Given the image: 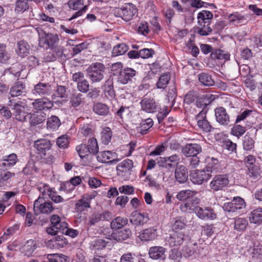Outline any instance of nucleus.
<instances>
[{"label": "nucleus", "instance_id": "f257e3e1", "mask_svg": "<svg viewBox=\"0 0 262 262\" xmlns=\"http://www.w3.org/2000/svg\"><path fill=\"white\" fill-rule=\"evenodd\" d=\"M39 45L41 47L54 49V52L56 53L57 56L61 55L62 49L59 48L56 49V43L59 41V38L57 34L46 33L41 31L40 33H39Z\"/></svg>", "mask_w": 262, "mask_h": 262}, {"label": "nucleus", "instance_id": "f03ea898", "mask_svg": "<svg viewBox=\"0 0 262 262\" xmlns=\"http://www.w3.org/2000/svg\"><path fill=\"white\" fill-rule=\"evenodd\" d=\"M34 146L41 159L45 160L47 163L51 164L54 162V157L52 155H47L51 147L50 140L46 139L38 140L34 142Z\"/></svg>", "mask_w": 262, "mask_h": 262}, {"label": "nucleus", "instance_id": "7ed1b4c3", "mask_svg": "<svg viewBox=\"0 0 262 262\" xmlns=\"http://www.w3.org/2000/svg\"><path fill=\"white\" fill-rule=\"evenodd\" d=\"M8 105L13 111L14 118L20 121L25 122L27 120V116L30 114L26 111V106L22 102H14L9 99Z\"/></svg>", "mask_w": 262, "mask_h": 262}, {"label": "nucleus", "instance_id": "20e7f679", "mask_svg": "<svg viewBox=\"0 0 262 262\" xmlns=\"http://www.w3.org/2000/svg\"><path fill=\"white\" fill-rule=\"evenodd\" d=\"M105 66L103 64L96 62L92 64L88 69V76L92 82H99L104 77Z\"/></svg>", "mask_w": 262, "mask_h": 262}, {"label": "nucleus", "instance_id": "39448f33", "mask_svg": "<svg viewBox=\"0 0 262 262\" xmlns=\"http://www.w3.org/2000/svg\"><path fill=\"white\" fill-rule=\"evenodd\" d=\"M137 13L136 6L132 3L125 4L122 8L117 9L115 11L117 16L121 17L126 21L133 19Z\"/></svg>", "mask_w": 262, "mask_h": 262}, {"label": "nucleus", "instance_id": "423d86ee", "mask_svg": "<svg viewBox=\"0 0 262 262\" xmlns=\"http://www.w3.org/2000/svg\"><path fill=\"white\" fill-rule=\"evenodd\" d=\"M53 210L52 203L46 202L40 195L34 203V211L36 215L50 213Z\"/></svg>", "mask_w": 262, "mask_h": 262}, {"label": "nucleus", "instance_id": "0eeeda50", "mask_svg": "<svg viewBox=\"0 0 262 262\" xmlns=\"http://www.w3.org/2000/svg\"><path fill=\"white\" fill-rule=\"evenodd\" d=\"M212 175L204 168L203 170H194L190 173L191 182L195 184H202L204 181H207Z\"/></svg>", "mask_w": 262, "mask_h": 262}, {"label": "nucleus", "instance_id": "6e6552de", "mask_svg": "<svg viewBox=\"0 0 262 262\" xmlns=\"http://www.w3.org/2000/svg\"><path fill=\"white\" fill-rule=\"evenodd\" d=\"M215 120L221 126H227L230 123V117L226 109L222 106L214 110Z\"/></svg>", "mask_w": 262, "mask_h": 262}, {"label": "nucleus", "instance_id": "1a4fd4ad", "mask_svg": "<svg viewBox=\"0 0 262 262\" xmlns=\"http://www.w3.org/2000/svg\"><path fill=\"white\" fill-rule=\"evenodd\" d=\"M229 184L228 177L226 174L215 176L210 183V187L214 191H218L225 187Z\"/></svg>", "mask_w": 262, "mask_h": 262}, {"label": "nucleus", "instance_id": "9d476101", "mask_svg": "<svg viewBox=\"0 0 262 262\" xmlns=\"http://www.w3.org/2000/svg\"><path fill=\"white\" fill-rule=\"evenodd\" d=\"M194 210L197 216L202 220H213L216 218V214L210 207L196 206L194 207Z\"/></svg>", "mask_w": 262, "mask_h": 262}, {"label": "nucleus", "instance_id": "9b49d317", "mask_svg": "<svg viewBox=\"0 0 262 262\" xmlns=\"http://www.w3.org/2000/svg\"><path fill=\"white\" fill-rule=\"evenodd\" d=\"M187 235L182 231H173L170 234L168 242L170 247H178L181 246L186 239Z\"/></svg>", "mask_w": 262, "mask_h": 262}, {"label": "nucleus", "instance_id": "f8f14e48", "mask_svg": "<svg viewBox=\"0 0 262 262\" xmlns=\"http://www.w3.org/2000/svg\"><path fill=\"white\" fill-rule=\"evenodd\" d=\"M93 196L91 194L83 195L78 200L75 205V210L76 212L81 213L87 209L91 208V202Z\"/></svg>", "mask_w": 262, "mask_h": 262}, {"label": "nucleus", "instance_id": "ddd939ff", "mask_svg": "<svg viewBox=\"0 0 262 262\" xmlns=\"http://www.w3.org/2000/svg\"><path fill=\"white\" fill-rule=\"evenodd\" d=\"M158 236L157 229L151 227L142 230L138 236L142 242H149L156 239Z\"/></svg>", "mask_w": 262, "mask_h": 262}, {"label": "nucleus", "instance_id": "4468645a", "mask_svg": "<svg viewBox=\"0 0 262 262\" xmlns=\"http://www.w3.org/2000/svg\"><path fill=\"white\" fill-rule=\"evenodd\" d=\"M140 104L142 110L148 113H153L159 109L154 99L151 98L144 97L141 101Z\"/></svg>", "mask_w": 262, "mask_h": 262}, {"label": "nucleus", "instance_id": "2eb2a0df", "mask_svg": "<svg viewBox=\"0 0 262 262\" xmlns=\"http://www.w3.org/2000/svg\"><path fill=\"white\" fill-rule=\"evenodd\" d=\"M182 153L186 157L196 156L202 151L200 144L196 143H187L182 148Z\"/></svg>", "mask_w": 262, "mask_h": 262}, {"label": "nucleus", "instance_id": "dca6fc26", "mask_svg": "<svg viewBox=\"0 0 262 262\" xmlns=\"http://www.w3.org/2000/svg\"><path fill=\"white\" fill-rule=\"evenodd\" d=\"M103 92L106 97L110 100H113L116 97V92L114 90L113 78L110 77L102 86Z\"/></svg>", "mask_w": 262, "mask_h": 262}, {"label": "nucleus", "instance_id": "f3484780", "mask_svg": "<svg viewBox=\"0 0 262 262\" xmlns=\"http://www.w3.org/2000/svg\"><path fill=\"white\" fill-rule=\"evenodd\" d=\"M97 160L101 163H116V154L111 151H102L97 153Z\"/></svg>", "mask_w": 262, "mask_h": 262}, {"label": "nucleus", "instance_id": "a211bd4d", "mask_svg": "<svg viewBox=\"0 0 262 262\" xmlns=\"http://www.w3.org/2000/svg\"><path fill=\"white\" fill-rule=\"evenodd\" d=\"M196 120H197L198 126L200 128L206 133H209L211 131L212 127L206 119V112H204L203 111L200 112V113L196 116Z\"/></svg>", "mask_w": 262, "mask_h": 262}, {"label": "nucleus", "instance_id": "6ab92c4d", "mask_svg": "<svg viewBox=\"0 0 262 262\" xmlns=\"http://www.w3.org/2000/svg\"><path fill=\"white\" fill-rule=\"evenodd\" d=\"M52 89L51 85L49 83H43L39 82L36 84L33 90L34 94L38 95L39 96H48L51 94Z\"/></svg>", "mask_w": 262, "mask_h": 262}, {"label": "nucleus", "instance_id": "aec40b11", "mask_svg": "<svg viewBox=\"0 0 262 262\" xmlns=\"http://www.w3.org/2000/svg\"><path fill=\"white\" fill-rule=\"evenodd\" d=\"M136 74V71L134 69L129 68H125L119 71L118 81L125 84L131 80L132 78L134 77Z\"/></svg>", "mask_w": 262, "mask_h": 262}, {"label": "nucleus", "instance_id": "412c9836", "mask_svg": "<svg viewBox=\"0 0 262 262\" xmlns=\"http://www.w3.org/2000/svg\"><path fill=\"white\" fill-rule=\"evenodd\" d=\"M166 249L162 246H153L149 248L148 254L153 259L164 260Z\"/></svg>", "mask_w": 262, "mask_h": 262}, {"label": "nucleus", "instance_id": "4be33fe9", "mask_svg": "<svg viewBox=\"0 0 262 262\" xmlns=\"http://www.w3.org/2000/svg\"><path fill=\"white\" fill-rule=\"evenodd\" d=\"M176 181L180 184L185 183L188 180V170L184 165H177L174 171Z\"/></svg>", "mask_w": 262, "mask_h": 262}, {"label": "nucleus", "instance_id": "5701e85b", "mask_svg": "<svg viewBox=\"0 0 262 262\" xmlns=\"http://www.w3.org/2000/svg\"><path fill=\"white\" fill-rule=\"evenodd\" d=\"M148 221V215L146 213H140L137 211H134L131 214L130 222L136 225H143Z\"/></svg>", "mask_w": 262, "mask_h": 262}, {"label": "nucleus", "instance_id": "b1692460", "mask_svg": "<svg viewBox=\"0 0 262 262\" xmlns=\"http://www.w3.org/2000/svg\"><path fill=\"white\" fill-rule=\"evenodd\" d=\"M32 105L35 110L41 111L45 109H50L53 107V103L47 98L36 99L32 103Z\"/></svg>", "mask_w": 262, "mask_h": 262}, {"label": "nucleus", "instance_id": "393cba45", "mask_svg": "<svg viewBox=\"0 0 262 262\" xmlns=\"http://www.w3.org/2000/svg\"><path fill=\"white\" fill-rule=\"evenodd\" d=\"M196 194V191L188 189L179 191L176 197L180 201H196L198 203L199 200L195 198Z\"/></svg>", "mask_w": 262, "mask_h": 262}, {"label": "nucleus", "instance_id": "a878e982", "mask_svg": "<svg viewBox=\"0 0 262 262\" xmlns=\"http://www.w3.org/2000/svg\"><path fill=\"white\" fill-rule=\"evenodd\" d=\"M67 244V240L63 236H57L49 240L46 244L50 249H59L63 247Z\"/></svg>", "mask_w": 262, "mask_h": 262}, {"label": "nucleus", "instance_id": "bb28decb", "mask_svg": "<svg viewBox=\"0 0 262 262\" xmlns=\"http://www.w3.org/2000/svg\"><path fill=\"white\" fill-rule=\"evenodd\" d=\"M9 94L13 97L25 95L26 94L25 84L21 81L16 82L11 88Z\"/></svg>", "mask_w": 262, "mask_h": 262}, {"label": "nucleus", "instance_id": "cd10ccee", "mask_svg": "<svg viewBox=\"0 0 262 262\" xmlns=\"http://www.w3.org/2000/svg\"><path fill=\"white\" fill-rule=\"evenodd\" d=\"M133 167L132 160L127 159L119 163L117 166L118 175L123 176L124 173H128Z\"/></svg>", "mask_w": 262, "mask_h": 262}, {"label": "nucleus", "instance_id": "c85d7f7f", "mask_svg": "<svg viewBox=\"0 0 262 262\" xmlns=\"http://www.w3.org/2000/svg\"><path fill=\"white\" fill-rule=\"evenodd\" d=\"M160 160L158 161V163H163L164 165L167 168H172L173 167L174 165L177 164L180 160V157L178 155H173L171 156L164 157V158H159Z\"/></svg>", "mask_w": 262, "mask_h": 262}, {"label": "nucleus", "instance_id": "c756f323", "mask_svg": "<svg viewBox=\"0 0 262 262\" xmlns=\"http://www.w3.org/2000/svg\"><path fill=\"white\" fill-rule=\"evenodd\" d=\"M207 165L205 168L210 173L216 172L220 167L218 159L214 158L207 157L206 159Z\"/></svg>", "mask_w": 262, "mask_h": 262}, {"label": "nucleus", "instance_id": "7c9ffc66", "mask_svg": "<svg viewBox=\"0 0 262 262\" xmlns=\"http://www.w3.org/2000/svg\"><path fill=\"white\" fill-rule=\"evenodd\" d=\"M68 96L66 88L62 85H57L54 93L52 95V99L56 102L59 101V98L66 99Z\"/></svg>", "mask_w": 262, "mask_h": 262}, {"label": "nucleus", "instance_id": "2f4dec72", "mask_svg": "<svg viewBox=\"0 0 262 262\" xmlns=\"http://www.w3.org/2000/svg\"><path fill=\"white\" fill-rule=\"evenodd\" d=\"M93 111L98 115L107 116L110 113L109 107L102 103H96L93 107Z\"/></svg>", "mask_w": 262, "mask_h": 262}, {"label": "nucleus", "instance_id": "473e14b6", "mask_svg": "<svg viewBox=\"0 0 262 262\" xmlns=\"http://www.w3.org/2000/svg\"><path fill=\"white\" fill-rule=\"evenodd\" d=\"M242 144L244 150L251 151L254 148L255 141L247 133L243 137Z\"/></svg>", "mask_w": 262, "mask_h": 262}, {"label": "nucleus", "instance_id": "72a5a7b5", "mask_svg": "<svg viewBox=\"0 0 262 262\" xmlns=\"http://www.w3.org/2000/svg\"><path fill=\"white\" fill-rule=\"evenodd\" d=\"M228 19L230 22L235 24H245L247 22L245 16L237 12L230 14Z\"/></svg>", "mask_w": 262, "mask_h": 262}, {"label": "nucleus", "instance_id": "f704fd0d", "mask_svg": "<svg viewBox=\"0 0 262 262\" xmlns=\"http://www.w3.org/2000/svg\"><path fill=\"white\" fill-rule=\"evenodd\" d=\"M46 119V114L42 112L33 113L30 115L31 124L36 125L42 123Z\"/></svg>", "mask_w": 262, "mask_h": 262}, {"label": "nucleus", "instance_id": "c9c22d12", "mask_svg": "<svg viewBox=\"0 0 262 262\" xmlns=\"http://www.w3.org/2000/svg\"><path fill=\"white\" fill-rule=\"evenodd\" d=\"M154 125V121L151 118H148L143 120L137 128L138 131L142 135L147 133L148 130Z\"/></svg>", "mask_w": 262, "mask_h": 262}, {"label": "nucleus", "instance_id": "e433bc0d", "mask_svg": "<svg viewBox=\"0 0 262 262\" xmlns=\"http://www.w3.org/2000/svg\"><path fill=\"white\" fill-rule=\"evenodd\" d=\"M249 220L251 223L254 224L262 223V208H258L253 210L250 214Z\"/></svg>", "mask_w": 262, "mask_h": 262}, {"label": "nucleus", "instance_id": "4c0bfd02", "mask_svg": "<svg viewBox=\"0 0 262 262\" xmlns=\"http://www.w3.org/2000/svg\"><path fill=\"white\" fill-rule=\"evenodd\" d=\"M18 49L16 52L18 55L23 57L29 54L30 46L28 43L24 41H20L17 43Z\"/></svg>", "mask_w": 262, "mask_h": 262}, {"label": "nucleus", "instance_id": "58836bf2", "mask_svg": "<svg viewBox=\"0 0 262 262\" xmlns=\"http://www.w3.org/2000/svg\"><path fill=\"white\" fill-rule=\"evenodd\" d=\"M112 132L108 127H103L101 132V140L103 144L107 145L111 141Z\"/></svg>", "mask_w": 262, "mask_h": 262}, {"label": "nucleus", "instance_id": "ea45409f", "mask_svg": "<svg viewBox=\"0 0 262 262\" xmlns=\"http://www.w3.org/2000/svg\"><path fill=\"white\" fill-rule=\"evenodd\" d=\"M199 81L204 85L210 86L214 85V82L211 76L207 73H201L198 75Z\"/></svg>", "mask_w": 262, "mask_h": 262}, {"label": "nucleus", "instance_id": "a19ab883", "mask_svg": "<svg viewBox=\"0 0 262 262\" xmlns=\"http://www.w3.org/2000/svg\"><path fill=\"white\" fill-rule=\"evenodd\" d=\"M127 223L128 220L126 218L118 216L111 222V226L113 229H118L125 226Z\"/></svg>", "mask_w": 262, "mask_h": 262}, {"label": "nucleus", "instance_id": "79ce46f5", "mask_svg": "<svg viewBox=\"0 0 262 262\" xmlns=\"http://www.w3.org/2000/svg\"><path fill=\"white\" fill-rule=\"evenodd\" d=\"M210 56L212 59H224L225 60H228L230 57L228 54L221 49H215L213 50Z\"/></svg>", "mask_w": 262, "mask_h": 262}, {"label": "nucleus", "instance_id": "37998d69", "mask_svg": "<svg viewBox=\"0 0 262 262\" xmlns=\"http://www.w3.org/2000/svg\"><path fill=\"white\" fill-rule=\"evenodd\" d=\"M248 225V221L245 218L238 217L235 219L234 229L238 231H244Z\"/></svg>", "mask_w": 262, "mask_h": 262}, {"label": "nucleus", "instance_id": "c03bdc74", "mask_svg": "<svg viewBox=\"0 0 262 262\" xmlns=\"http://www.w3.org/2000/svg\"><path fill=\"white\" fill-rule=\"evenodd\" d=\"M198 24L199 27L197 32L200 35L207 36L212 32V29L210 27V23L205 22Z\"/></svg>", "mask_w": 262, "mask_h": 262}, {"label": "nucleus", "instance_id": "a18cd8bd", "mask_svg": "<svg viewBox=\"0 0 262 262\" xmlns=\"http://www.w3.org/2000/svg\"><path fill=\"white\" fill-rule=\"evenodd\" d=\"M61 123L59 119L56 116H52L48 118L47 122V128L52 130L57 129L60 125Z\"/></svg>", "mask_w": 262, "mask_h": 262}, {"label": "nucleus", "instance_id": "49530a36", "mask_svg": "<svg viewBox=\"0 0 262 262\" xmlns=\"http://www.w3.org/2000/svg\"><path fill=\"white\" fill-rule=\"evenodd\" d=\"M128 50V46L125 43L118 44L115 46L112 51V55L114 56L125 54Z\"/></svg>", "mask_w": 262, "mask_h": 262}, {"label": "nucleus", "instance_id": "de8ad7c7", "mask_svg": "<svg viewBox=\"0 0 262 262\" xmlns=\"http://www.w3.org/2000/svg\"><path fill=\"white\" fill-rule=\"evenodd\" d=\"M102 220V215L98 212H94L90 215L85 220L86 224L89 226L95 225Z\"/></svg>", "mask_w": 262, "mask_h": 262}, {"label": "nucleus", "instance_id": "09e8293b", "mask_svg": "<svg viewBox=\"0 0 262 262\" xmlns=\"http://www.w3.org/2000/svg\"><path fill=\"white\" fill-rule=\"evenodd\" d=\"M36 249V243L33 239H29L24 245L23 249L26 255H29Z\"/></svg>", "mask_w": 262, "mask_h": 262}, {"label": "nucleus", "instance_id": "8fccbe9b", "mask_svg": "<svg viewBox=\"0 0 262 262\" xmlns=\"http://www.w3.org/2000/svg\"><path fill=\"white\" fill-rule=\"evenodd\" d=\"M213 18V14L209 11L203 10L199 13L198 15V23L208 22L210 23Z\"/></svg>", "mask_w": 262, "mask_h": 262}, {"label": "nucleus", "instance_id": "3c124183", "mask_svg": "<svg viewBox=\"0 0 262 262\" xmlns=\"http://www.w3.org/2000/svg\"><path fill=\"white\" fill-rule=\"evenodd\" d=\"M69 7L74 10H86V6H84L82 0H70L68 3Z\"/></svg>", "mask_w": 262, "mask_h": 262}, {"label": "nucleus", "instance_id": "603ef678", "mask_svg": "<svg viewBox=\"0 0 262 262\" xmlns=\"http://www.w3.org/2000/svg\"><path fill=\"white\" fill-rule=\"evenodd\" d=\"M37 188L41 194V196H40L42 198H43L44 200L49 198H50L53 190L49 185L45 184H41L38 185Z\"/></svg>", "mask_w": 262, "mask_h": 262}, {"label": "nucleus", "instance_id": "864d4df0", "mask_svg": "<svg viewBox=\"0 0 262 262\" xmlns=\"http://www.w3.org/2000/svg\"><path fill=\"white\" fill-rule=\"evenodd\" d=\"M132 235V231L129 229H124L114 235L115 239L118 241H123Z\"/></svg>", "mask_w": 262, "mask_h": 262}, {"label": "nucleus", "instance_id": "5fc2aeb1", "mask_svg": "<svg viewBox=\"0 0 262 262\" xmlns=\"http://www.w3.org/2000/svg\"><path fill=\"white\" fill-rule=\"evenodd\" d=\"M196 252V245H187L183 247L182 254L185 257L193 256Z\"/></svg>", "mask_w": 262, "mask_h": 262}, {"label": "nucleus", "instance_id": "6e6d98bb", "mask_svg": "<svg viewBox=\"0 0 262 262\" xmlns=\"http://www.w3.org/2000/svg\"><path fill=\"white\" fill-rule=\"evenodd\" d=\"M170 76L169 74L165 73L162 75L159 78L157 83V88L159 89H164L167 85Z\"/></svg>", "mask_w": 262, "mask_h": 262}, {"label": "nucleus", "instance_id": "4d7b16f0", "mask_svg": "<svg viewBox=\"0 0 262 262\" xmlns=\"http://www.w3.org/2000/svg\"><path fill=\"white\" fill-rule=\"evenodd\" d=\"M182 257V253L179 249L173 248L171 249L168 253V258L174 262H180Z\"/></svg>", "mask_w": 262, "mask_h": 262}, {"label": "nucleus", "instance_id": "13d9d810", "mask_svg": "<svg viewBox=\"0 0 262 262\" xmlns=\"http://www.w3.org/2000/svg\"><path fill=\"white\" fill-rule=\"evenodd\" d=\"M256 243H254L253 244V247L250 248V250L251 251L252 255L253 258L257 259L262 258V245L258 244L255 245Z\"/></svg>", "mask_w": 262, "mask_h": 262}, {"label": "nucleus", "instance_id": "bf43d9fd", "mask_svg": "<svg viewBox=\"0 0 262 262\" xmlns=\"http://www.w3.org/2000/svg\"><path fill=\"white\" fill-rule=\"evenodd\" d=\"M248 168L247 174L250 177L256 179L261 175V171L258 166L256 165L249 166Z\"/></svg>", "mask_w": 262, "mask_h": 262}, {"label": "nucleus", "instance_id": "052dcab7", "mask_svg": "<svg viewBox=\"0 0 262 262\" xmlns=\"http://www.w3.org/2000/svg\"><path fill=\"white\" fill-rule=\"evenodd\" d=\"M246 128L239 124H235L231 129V133L232 135L239 138L246 132Z\"/></svg>", "mask_w": 262, "mask_h": 262}, {"label": "nucleus", "instance_id": "680f3d73", "mask_svg": "<svg viewBox=\"0 0 262 262\" xmlns=\"http://www.w3.org/2000/svg\"><path fill=\"white\" fill-rule=\"evenodd\" d=\"M4 161L6 162L2 163L3 166L11 167L16 163L17 161V156L15 154H11L7 156L6 159H4Z\"/></svg>", "mask_w": 262, "mask_h": 262}, {"label": "nucleus", "instance_id": "e2e57ef3", "mask_svg": "<svg viewBox=\"0 0 262 262\" xmlns=\"http://www.w3.org/2000/svg\"><path fill=\"white\" fill-rule=\"evenodd\" d=\"M108 243V242H107L103 239L97 238L92 242L91 246L95 249L101 250L106 246Z\"/></svg>", "mask_w": 262, "mask_h": 262}, {"label": "nucleus", "instance_id": "0e129e2a", "mask_svg": "<svg viewBox=\"0 0 262 262\" xmlns=\"http://www.w3.org/2000/svg\"><path fill=\"white\" fill-rule=\"evenodd\" d=\"M88 149L90 152L93 154H97L99 150L97 140L94 138H91L88 141Z\"/></svg>", "mask_w": 262, "mask_h": 262}, {"label": "nucleus", "instance_id": "69168bd1", "mask_svg": "<svg viewBox=\"0 0 262 262\" xmlns=\"http://www.w3.org/2000/svg\"><path fill=\"white\" fill-rule=\"evenodd\" d=\"M10 56L6 51V46L3 44L0 45V62L6 63L8 61Z\"/></svg>", "mask_w": 262, "mask_h": 262}, {"label": "nucleus", "instance_id": "338daca9", "mask_svg": "<svg viewBox=\"0 0 262 262\" xmlns=\"http://www.w3.org/2000/svg\"><path fill=\"white\" fill-rule=\"evenodd\" d=\"M28 0H18L16 2L15 10L17 12H24L29 8Z\"/></svg>", "mask_w": 262, "mask_h": 262}, {"label": "nucleus", "instance_id": "774afa93", "mask_svg": "<svg viewBox=\"0 0 262 262\" xmlns=\"http://www.w3.org/2000/svg\"><path fill=\"white\" fill-rule=\"evenodd\" d=\"M210 102L211 101L209 99V97L207 95H203L197 99L196 105L198 107L204 108L210 104Z\"/></svg>", "mask_w": 262, "mask_h": 262}]
</instances>
